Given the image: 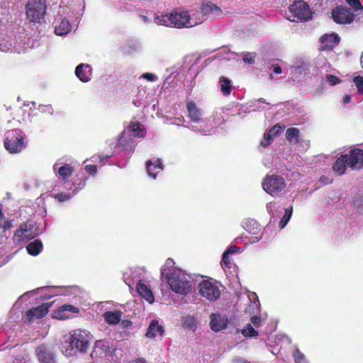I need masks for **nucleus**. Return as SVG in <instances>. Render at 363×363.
Returning a JSON list of instances; mask_svg holds the SVG:
<instances>
[{
  "mask_svg": "<svg viewBox=\"0 0 363 363\" xmlns=\"http://www.w3.org/2000/svg\"><path fill=\"white\" fill-rule=\"evenodd\" d=\"M30 226L31 224H26L24 227L22 226L20 229L16 230L14 235V238L16 241H28L33 238L38 234L32 231Z\"/></svg>",
  "mask_w": 363,
  "mask_h": 363,
  "instance_id": "20",
  "label": "nucleus"
},
{
  "mask_svg": "<svg viewBox=\"0 0 363 363\" xmlns=\"http://www.w3.org/2000/svg\"><path fill=\"white\" fill-rule=\"evenodd\" d=\"M354 206L359 213H363V196L355 201Z\"/></svg>",
  "mask_w": 363,
  "mask_h": 363,
  "instance_id": "49",
  "label": "nucleus"
},
{
  "mask_svg": "<svg viewBox=\"0 0 363 363\" xmlns=\"http://www.w3.org/2000/svg\"><path fill=\"white\" fill-rule=\"evenodd\" d=\"M198 16L194 11H189L177 8L153 13V21L156 24L166 27L192 28L200 24V20L196 17Z\"/></svg>",
  "mask_w": 363,
  "mask_h": 363,
  "instance_id": "1",
  "label": "nucleus"
},
{
  "mask_svg": "<svg viewBox=\"0 0 363 363\" xmlns=\"http://www.w3.org/2000/svg\"><path fill=\"white\" fill-rule=\"evenodd\" d=\"M234 363H250L248 362H247L246 360H245L244 359L242 358H235L234 359Z\"/></svg>",
  "mask_w": 363,
  "mask_h": 363,
  "instance_id": "61",
  "label": "nucleus"
},
{
  "mask_svg": "<svg viewBox=\"0 0 363 363\" xmlns=\"http://www.w3.org/2000/svg\"><path fill=\"white\" fill-rule=\"evenodd\" d=\"M320 42L328 49H332L340 42V37L336 33L325 35L320 38Z\"/></svg>",
  "mask_w": 363,
  "mask_h": 363,
  "instance_id": "30",
  "label": "nucleus"
},
{
  "mask_svg": "<svg viewBox=\"0 0 363 363\" xmlns=\"http://www.w3.org/2000/svg\"><path fill=\"white\" fill-rule=\"evenodd\" d=\"M75 74L82 82H88L92 76V67L89 64H79L75 69Z\"/></svg>",
  "mask_w": 363,
  "mask_h": 363,
  "instance_id": "19",
  "label": "nucleus"
},
{
  "mask_svg": "<svg viewBox=\"0 0 363 363\" xmlns=\"http://www.w3.org/2000/svg\"><path fill=\"white\" fill-rule=\"evenodd\" d=\"M330 67V65L329 64H327V63H325L321 67H320V72L322 73L323 72V70H325L326 72L328 71V68Z\"/></svg>",
  "mask_w": 363,
  "mask_h": 363,
  "instance_id": "63",
  "label": "nucleus"
},
{
  "mask_svg": "<svg viewBox=\"0 0 363 363\" xmlns=\"http://www.w3.org/2000/svg\"><path fill=\"white\" fill-rule=\"evenodd\" d=\"M85 186V182H82L79 184V186L77 188H74V189H71L72 192H69L70 190H67L68 192L62 191L57 193L55 195V198L60 202L66 201L71 198H72L79 190L82 189Z\"/></svg>",
  "mask_w": 363,
  "mask_h": 363,
  "instance_id": "27",
  "label": "nucleus"
},
{
  "mask_svg": "<svg viewBox=\"0 0 363 363\" xmlns=\"http://www.w3.org/2000/svg\"><path fill=\"white\" fill-rule=\"evenodd\" d=\"M214 126L215 123H212L211 122V120L207 118V123L203 124L202 126H201V124L195 123L188 125L187 128L192 131H196L201 133L202 135H206L209 134L212 131Z\"/></svg>",
  "mask_w": 363,
  "mask_h": 363,
  "instance_id": "25",
  "label": "nucleus"
},
{
  "mask_svg": "<svg viewBox=\"0 0 363 363\" xmlns=\"http://www.w3.org/2000/svg\"><path fill=\"white\" fill-rule=\"evenodd\" d=\"M289 11L291 16H289L288 19L292 22L308 21L311 18L312 15L309 6L301 0L295 1L289 7Z\"/></svg>",
  "mask_w": 363,
  "mask_h": 363,
  "instance_id": "8",
  "label": "nucleus"
},
{
  "mask_svg": "<svg viewBox=\"0 0 363 363\" xmlns=\"http://www.w3.org/2000/svg\"><path fill=\"white\" fill-rule=\"evenodd\" d=\"M38 110L41 113H48L50 115H52V113H53V109H52V106L50 104H47V105L41 104V105H39Z\"/></svg>",
  "mask_w": 363,
  "mask_h": 363,
  "instance_id": "47",
  "label": "nucleus"
},
{
  "mask_svg": "<svg viewBox=\"0 0 363 363\" xmlns=\"http://www.w3.org/2000/svg\"><path fill=\"white\" fill-rule=\"evenodd\" d=\"M285 186L284 179L277 174L266 176L262 182L263 189L272 196L281 191Z\"/></svg>",
  "mask_w": 363,
  "mask_h": 363,
  "instance_id": "11",
  "label": "nucleus"
},
{
  "mask_svg": "<svg viewBox=\"0 0 363 363\" xmlns=\"http://www.w3.org/2000/svg\"><path fill=\"white\" fill-rule=\"evenodd\" d=\"M124 281L130 288L132 287V285L134 284L133 281L132 279H129L128 278H125Z\"/></svg>",
  "mask_w": 363,
  "mask_h": 363,
  "instance_id": "60",
  "label": "nucleus"
},
{
  "mask_svg": "<svg viewBox=\"0 0 363 363\" xmlns=\"http://www.w3.org/2000/svg\"><path fill=\"white\" fill-rule=\"evenodd\" d=\"M249 298L250 301H252V300L258 301V297H257V294L254 292H252L249 294Z\"/></svg>",
  "mask_w": 363,
  "mask_h": 363,
  "instance_id": "58",
  "label": "nucleus"
},
{
  "mask_svg": "<svg viewBox=\"0 0 363 363\" xmlns=\"http://www.w3.org/2000/svg\"><path fill=\"white\" fill-rule=\"evenodd\" d=\"M210 327L215 332L225 329L228 323V318L220 313H211L210 315Z\"/></svg>",
  "mask_w": 363,
  "mask_h": 363,
  "instance_id": "15",
  "label": "nucleus"
},
{
  "mask_svg": "<svg viewBox=\"0 0 363 363\" xmlns=\"http://www.w3.org/2000/svg\"><path fill=\"white\" fill-rule=\"evenodd\" d=\"M36 355L40 363H57L54 352L48 345H41L38 347Z\"/></svg>",
  "mask_w": 363,
  "mask_h": 363,
  "instance_id": "14",
  "label": "nucleus"
},
{
  "mask_svg": "<svg viewBox=\"0 0 363 363\" xmlns=\"http://www.w3.org/2000/svg\"><path fill=\"white\" fill-rule=\"evenodd\" d=\"M103 317L107 324L115 325L121 321L122 312L121 311H108L104 313Z\"/></svg>",
  "mask_w": 363,
  "mask_h": 363,
  "instance_id": "26",
  "label": "nucleus"
},
{
  "mask_svg": "<svg viewBox=\"0 0 363 363\" xmlns=\"http://www.w3.org/2000/svg\"><path fill=\"white\" fill-rule=\"evenodd\" d=\"M0 227L4 229V230H9L12 228L11 220H1L0 222Z\"/></svg>",
  "mask_w": 363,
  "mask_h": 363,
  "instance_id": "50",
  "label": "nucleus"
},
{
  "mask_svg": "<svg viewBox=\"0 0 363 363\" xmlns=\"http://www.w3.org/2000/svg\"><path fill=\"white\" fill-rule=\"evenodd\" d=\"M26 248L28 254L33 256H36L42 251L43 243L40 240H35L33 242H30Z\"/></svg>",
  "mask_w": 363,
  "mask_h": 363,
  "instance_id": "35",
  "label": "nucleus"
},
{
  "mask_svg": "<svg viewBox=\"0 0 363 363\" xmlns=\"http://www.w3.org/2000/svg\"><path fill=\"white\" fill-rule=\"evenodd\" d=\"M346 2L353 8L354 11H360L363 7L359 0H345Z\"/></svg>",
  "mask_w": 363,
  "mask_h": 363,
  "instance_id": "45",
  "label": "nucleus"
},
{
  "mask_svg": "<svg viewBox=\"0 0 363 363\" xmlns=\"http://www.w3.org/2000/svg\"><path fill=\"white\" fill-rule=\"evenodd\" d=\"M186 109L188 111V117L194 123L203 124L207 123V118H203V111L197 106L195 102L191 101L186 103Z\"/></svg>",
  "mask_w": 363,
  "mask_h": 363,
  "instance_id": "13",
  "label": "nucleus"
},
{
  "mask_svg": "<svg viewBox=\"0 0 363 363\" xmlns=\"http://www.w3.org/2000/svg\"><path fill=\"white\" fill-rule=\"evenodd\" d=\"M140 18L142 19V21L145 23H149L151 22V19L149 18L147 16H140Z\"/></svg>",
  "mask_w": 363,
  "mask_h": 363,
  "instance_id": "59",
  "label": "nucleus"
},
{
  "mask_svg": "<svg viewBox=\"0 0 363 363\" xmlns=\"http://www.w3.org/2000/svg\"><path fill=\"white\" fill-rule=\"evenodd\" d=\"M225 252H228L229 255H233L236 252H240V247H236L235 245H231L228 247V249Z\"/></svg>",
  "mask_w": 363,
  "mask_h": 363,
  "instance_id": "54",
  "label": "nucleus"
},
{
  "mask_svg": "<svg viewBox=\"0 0 363 363\" xmlns=\"http://www.w3.org/2000/svg\"><path fill=\"white\" fill-rule=\"evenodd\" d=\"M164 331L163 327L159 325L158 321L153 320L150 322L145 335L149 338H152L157 335H162Z\"/></svg>",
  "mask_w": 363,
  "mask_h": 363,
  "instance_id": "28",
  "label": "nucleus"
},
{
  "mask_svg": "<svg viewBox=\"0 0 363 363\" xmlns=\"http://www.w3.org/2000/svg\"><path fill=\"white\" fill-rule=\"evenodd\" d=\"M63 292L61 293L64 296H70L72 294H77L80 291L79 288L76 286H68L63 289Z\"/></svg>",
  "mask_w": 363,
  "mask_h": 363,
  "instance_id": "44",
  "label": "nucleus"
},
{
  "mask_svg": "<svg viewBox=\"0 0 363 363\" xmlns=\"http://www.w3.org/2000/svg\"><path fill=\"white\" fill-rule=\"evenodd\" d=\"M15 37L13 32L9 33H0V51L10 52L15 44Z\"/></svg>",
  "mask_w": 363,
  "mask_h": 363,
  "instance_id": "21",
  "label": "nucleus"
},
{
  "mask_svg": "<svg viewBox=\"0 0 363 363\" xmlns=\"http://www.w3.org/2000/svg\"><path fill=\"white\" fill-rule=\"evenodd\" d=\"M251 322L254 324L255 326L258 327L259 323L261 322V318L257 315L252 316L251 318Z\"/></svg>",
  "mask_w": 363,
  "mask_h": 363,
  "instance_id": "57",
  "label": "nucleus"
},
{
  "mask_svg": "<svg viewBox=\"0 0 363 363\" xmlns=\"http://www.w3.org/2000/svg\"><path fill=\"white\" fill-rule=\"evenodd\" d=\"M194 13L199 14L197 18L200 20V24L206 20H213L219 18L223 15V11L217 5L212 2L208 1L203 3L201 6V11H194Z\"/></svg>",
  "mask_w": 363,
  "mask_h": 363,
  "instance_id": "10",
  "label": "nucleus"
},
{
  "mask_svg": "<svg viewBox=\"0 0 363 363\" xmlns=\"http://www.w3.org/2000/svg\"><path fill=\"white\" fill-rule=\"evenodd\" d=\"M46 9L44 0H28L26 5L27 19L30 22H39L44 18Z\"/></svg>",
  "mask_w": 363,
  "mask_h": 363,
  "instance_id": "6",
  "label": "nucleus"
},
{
  "mask_svg": "<svg viewBox=\"0 0 363 363\" xmlns=\"http://www.w3.org/2000/svg\"><path fill=\"white\" fill-rule=\"evenodd\" d=\"M324 82L328 84L330 86H335L341 82V79L332 74H325L324 77Z\"/></svg>",
  "mask_w": 363,
  "mask_h": 363,
  "instance_id": "39",
  "label": "nucleus"
},
{
  "mask_svg": "<svg viewBox=\"0 0 363 363\" xmlns=\"http://www.w3.org/2000/svg\"><path fill=\"white\" fill-rule=\"evenodd\" d=\"M147 172L153 179H156L157 174L163 169L161 160L157 159L153 163L151 160L146 162Z\"/></svg>",
  "mask_w": 363,
  "mask_h": 363,
  "instance_id": "24",
  "label": "nucleus"
},
{
  "mask_svg": "<svg viewBox=\"0 0 363 363\" xmlns=\"http://www.w3.org/2000/svg\"><path fill=\"white\" fill-rule=\"evenodd\" d=\"M270 69L274 73V74H281V68L280 66H279L278 65H272V67H270Z\"/></svg>",
  "mask_w": 363,
  "mask_h": 363,
  "instance_id": "55",
  "label": "nucleus"
},
{
  "mask_svg": "<svg viewBox=\"0 0 363 363\" xmlns=\"http://www.w3.org/2000/svg\"><path fill=\"white\" fill-rule=\"evenodd\" d=\"M199 294L210 301H216L220 296V290L217 281L210 279L203 280L199 285Z\"/></svg>",
  "mask_w": 363,
  "mask_h": 363,
  "instance_id": "9",
  "label": "nucleus"
},
{
  "mask_svg": "<svg viewBox=\"0 0 363 363\" xmlns=\"http://www.w3.org/2000/svg\"><path fill=\"white\" fill-rule=\"evenodd\" d=\"M137 291L140 296L150 303H152L155 301L153 294L150 288L145 284L143 280L137 282Z\"/></svg>",
  "mask_w": 363,
  "mask_h": 363,
  "instance_id": "22",
  "label": "nucleus"
},
{
  "mask_svg": "<svg viewBox=\"0 0 363 363\" xmlns=\"http://www.w3.org/2000/svg\"><path fill=\"white\" fill-rule=\"evenodd\" d=\"M255 55L254 52H247L243 56V61L250 65H252L255 62Z\"/></svg>",
  "mask_w": 363,
  "mask_h": 363,
  "instance_id": "46",
  "label": "nucleus"
},
{
  "mask_svg": "<svg viewBox=\"0 0 363 363\" xmlns=\"http://www.w3.org/2000/svg\"><path fill=\"white\" fill-rule=\"evenodd\" d=\"M111 342L105 340H97L95 343L94 352L99 355H106L112 352Z\"/></svg>",
  "mask_w": 363,
  "mask_h": 363,
  "instance_id": "23",
  "label": "nucleus"
},
{
  "mask_svg": "<svg viewBox=\"0 0 363 363\" xmlns=\"http://www.w3.org/2000/svg\"><path fill=\"white\" fill-rule=\"evenodd\" d=\"M66 311L77 313L79 312V308L72 305L65 304L60 308L58 311L55 312V318L63 320L68 318V316L65 314Z\"/></svg>",
  "mask_w": 363,
  "mask_h": 363,
  "instance_id": "32",
  "label": "nucleus"
},
{
  "mask_svg": "<svg viewBox=\"0 0 363 363\" xmlns=\"http://www.w3.org/2000/svg\"><path fill=\"white\" fill-rule=\"evenodd\" d=\"M25 134L20 129L8 130L5 134L4 147L11 154L20 152L26 145Z\"/></svg>",
  "mask_w": 363,
  "mask_h": 363,
  "instance_id": "5",
  "label": "nucleus"
},
{
  "mask_svg": "<svg viewBox=\"0 0 363 363\" xmlns=\"http://www.w3.org/2000/svg\"><path fill=\"white\" fill-rule=\"evenodd\" d=\"M182 323L184 328L188 330H195L196 327V320L194 316L186 315L182 318Z\"/></svg>",
  "mask_w": 363,
  "mask_h": 363,
  "instance_id": "37",
  "label": "nucleus"
},
{
  "mask_svg": "<svg viewBox=\"0 0 363 363\" xmlns=\"http://www.w3.org/2000/svg\"><path fill=\"white\" fill-rule=\"evenodd\" d=\"M71 24L69 21L64 18L60 23L55 26V33L57 35H64L69 33L71 31Z\"/></svg>",
  "mask_w": 363,
  "mask_h": 363,
  "instance_id": "33",
  "label": "nucleus"
},
{
  "mask_svg": "<svg viewBox=\"0 0 363 363\" xmlns=\"http://www.w3.org/2000/svg\"><path fill=\"white\" fill-rule=\"evenodd\" d=\"M142 77L150 82H155L157 79V77L152 73H145L142 75Z\"/></svg>",
  "mask_w": 363,
  "mask_h": 363,
  "instance_id": "52",
  "label": "nucleus"
},
{
  "mask_svg": "<svg viewBox=\"0 0 363 363\" xmlns=\"http://www.w3.org/2000/svg\"><path fill=\"white\" fill-rule=\"evenodd\" d=\"M219 86L223 95L228 96L230 94L232 91V84L231 81L229 79L223 76L220 77L219 79Z\"/></svg>",
  "mask_w": 363,
  "mask_h": 363,
  "instance_id": "36",
  "label": "nucleus"
},
{
  "mask_svg": "<svg viewBox=\"0 0 363 363\" xmlns=\"http://www.w3.org/2000/svg\"><path fill=\"white\" fill-rule=\"evenodd\" d=\"M242 334L245 337H256L258 335V332L250 324H247L242 330Z\"/></svg>",
  "mask_w": 363,
  "mask_h": 363,
  "instance_id": "41",
  "label": "nucleus"
},
{
  "mask_svg": "<svg viewBox=\"0 0 363 363\" xmlns=\"http://www.w3.org/2000/svg\"><path fill=\"white\" fill-rule=\"evenodd\" d=\"M53 171L58 177L60 183L62 184L63 189L71 190L75 184L70 182L68 179L74 172V169L69 164H64L62 159L58 160L53 165Z\"/></svg>",
  "mask_w": 363,
  "mask_h": 363,
  "instance_id": "7",
  "label": "nucleus"
},
{
  "mask_svg": "<svg viewBox=\"0 0 363 363\" xmlns=\"http://www.w3.org/2000/svg\"><path fill=\"white\" fill-rule=\"evenodd\" d=\"M347 155H341L337 159L333 165V170L339 175H342L345 172L347 166Z\"/></svg>",
  "mask_w": 363,
  "mask_h": 363,
  "instance_id": "31",
  "label": "nucleus"
},
{
  "mask_svg": "<svg viewBox=\"0 0 363 363\" xmlns=\"http://www.w3.org/2000/svg\"><path fill=\"white\" fill-rule=\"evenodd\" d=\"M174 264V260L171 258H168L166 260L165 264L161 268V275L167 278V274L170 273L174 269H175L174 267L172 268Z\"/></svg>",
  "mask_w": 363,
  "mask_h": 363,
  "instance_id": "38",
  "label": "nucleus"
},
{
  "mask_svg": "<svg viewBox=\"0 0 363 363\" xmlns=\"http://www.w3.org/2000/svg\"><path fill=\"white\" fill-rule=\"evenodd\" d=\"M351 101V96L350 95H345L343 97L342 101L344 104L350 103Z\"/></svg>",
  "mask_w": 363,
  "mask_h": 363,
  "instance_id": "62",
  "label": "nucleus"
},
{
  "mask_svg": "<svg viewBox=\"0 0 363 363\" xmlns=\"http://www.w3.org/2000/svg\"><path fill=\"white\" fill-rule=\"evenodd\" d=\"M284 128L285 126L281 123L275 124L267 133L264 134L263 139L260 142L261 145L264 147L269 146L274 138L278 136Z\"/></svg>",
  "mask_w": 363,
  "mask_h": 363,
  "instance_id": "16",
  "label": "nucleus"
},
{
  "mask_svg": "<svg viewBox=\"0 0 363 363\" xmlns=\"http://www.w3.org/2000/svg\"><path fill=\"white\" fill-rule=\"evenodd\" d=\"M85 169L86 171L89 174H91V175H94L97 172V168H96V166L94 165V164H89V165H86L85 167Z\"/></svg>",
  "mask_w": 363,
  "mask_h": 363,
  "instance_id": "51",
  "label": "nucleus"
},
{
  "mask_svg": "<svg viewBox=\"0 0 363 363\" xmlns=\"http://www.w3.org/2000/svg\"><path fill=\"white\" fill-rule=\"evenodd\" d=\"M191 277L181 269H174L167 274V280L171 289L179 294L186 295L191 290Z\"/></svg>",
  "mask_w": 363,
  "mask_h": 363,
  "instance_id": "3",
  "label": "nucleus"
},
{
  "mask_svg": "<svg viewBox=\"0 0 363 363\" xmlns=\"http://www.w3.org/2000/svg\"><path fill=\"white\" fill-rule=\"evenodd\" d=\"M293 357L296 363H308L305 355L298 348L294 350Z\"/></svg>",
  "mask_w": 363,
  "mask_h": 363,
  "instance_id": "42",
  "label": "nucleus"
},
{
  "mask_svg": "<svg viewBox=\"0 0 363 363\" xmlns=\"http://www.w3.org/2000/svg\"><path fill=\"white\" fill-rule=\"evenodd\" d=\"M319 181L321 183H323L324 184H328L332 182V180L329 177H326L325 175H322L320 177Z\"/></svg>",
  "mask_w": 363,
  "mask_h": 363,
  "instance_id": "56",
  "label": "nucleus"
},
{
  "mask_svg": "<svg viewBox=\"0 0 363 363\" xmlns=\"http://www.w3.org/2000/svg\"><path fill=\"white\" fill-rule=\"evenodd\" d=\"M89 333L83 330H75L65 337L62 346V352L66 357L74 356L77 352H86L89 347Z\"/></svg>",
  "mask_w": 363,
  "mask_h": 363,
  "instance_id": "2",
  "label": "nucleus"
},
{
  "mask_svg": "<svg viewBox=\"0 0 363 363\" xmlns=\"http://www.w3.org/2000/svg\"><path fill=\"white\" fill-rule=\"evenodd\" d=\"M132 363H148L144 358H138Z\"/></svg>",
  "mask_w": 363,
  "mask_h": 363,
  "instance_id": "64",
  "label": "nucleus"
},
{
  "mask_svg": "<svg viewBox=\"0 0 363 363\" xmlns=\"http://www.w3.org/2000/svg\"><path fill=\"white\" fill-rule=\"evenodd\" d=\"M353 82L355 84L358 92L363 94V77L356 76L353 78Z\"/></svg>",
  "mask_w": 363,
  "mask_h": 363,
  "instance_id": "43",
  "label": "nucleus"
},
{
  "mask_svg": "<svg viewBox=\"0 0 363 363\" xmlns=\"http://www.w3.org/2000/svg\"><path fill=\"white\" fill-rule=\"evenodd\" d=\"M332 18L337 23L350 24L353 22L354 15L350 9L343 6H337L332 11Z\"/></svg>",
  "mask_w": 363,
  "mask_h": 363,
  "instance_id": "12",
  "label": "nucleus"
},
{
  "mask_svg": "<svg viewBox=\"0 0 363 363\" xmlns=\"http://www.w3.org/2000/svg\"><path fill=\"white\" fill-rule=\"evenodd\" d=\"M300 131L296 128H289L286 131V138L291 144L295 145L299 143Z\"/></svg>",
  "mask_w": 363,
  "mask_h": 363,
  "instance_id": "34",
  "label": "nucleus"
},
{
  "mask_svg": "<svg viewBox=\"0 0 363 363\" xmlns=\"http://www.w3.org/2000/svg\"><path fill=\"white\" fill-rule=\"evenodd\" d=\"M292 211V207L285 209V214L279 222V226L281 228H284L286 225L287 223L291 217Z\"/></svg>",
  "mask_w": 363,
  "mask_h": 363,
  "instance_id": "40",
  "label": "nucleus"
},
{
  "mask_svg": "<svg viewBox=\"0 0 363 363\" xmlns=\"http://www.w3.org/2000/svg\"><path fill=\"white\" fill-rule=\"evenodd\" d=\"M242 228L250 234L257 235L260 231V225L254 219L247 218L242 222Z\"/></svg>",
  "mask_w": 363,
  "mask_h": 363,
  "instance_id": "29",
  "label": "nucleus"
},
{
  "mask_svg": "<svg viewBox=\"0 0 363 363\" xmlns=\"http://www.w3.org/2000/svg\"><path fill=\"white\" fill-rule=\"evenodd\" d=\"M276 207V203L273 202H269L267 203L266 208L267 210V212L272 216V217L274 216L273 210Z\"/></svg>",
  "mask_w": 363,
  "mask_h": 363,
  "instance_id": "53",
  "label": "nucleus"
},
{
  "mask_svg": "<svg viewBox=\"0 0 363 363\" xmlns=\"http://www.w3.org/2000/svg\"><path fill=\"white\" fill-rule=\"evenodd\" d=\"M48 305L43 303L38 307L33 308L26 313L25 318L26 321L32 322L35 319L44 317L48 312Z\"/></svg>",
  "mask_w": 363,
  "mask_h": 363,
  "instance_id": "18",
  "label": "nucleus"
},
{
  "mask_svg": "<svg viewBox=\"0 0 363 363\" xmlns=\"http://www.w3.org/2000/svg\"><path fill=\"white\" fill-rule=\"evenodd\" d=\"M347 166L352 169H359L363 167V151L354 150L347 155Z\"/></svg>",
  "mask_w": 363,
  "mask_h": 363,
  "instance_id": "17",
  "label": "nucleus"
},
{
  "mask_svg": "<svg viewBox=\"0 0 363 363\" xmlns=\"http://www.w3.org/2000/svg\"><path fill=\"white\" fill-rule=\"evenodd\" d=\"M229 255H230L228 252H225L223 254V257H222V261H221V264H224L227 267H230V259Z\"/></svg>",
  "mask_w": 363,
  "mask_h": 363,
  "instance_id": "48",
  "label": "nucleus"
},
{
  "mask_svg": "<svg viewBox=\"0 0 363 363\" xmlns=\"http://www.w3.org/2000/svg\"><path fill=\"white\" fill-rule=\"evenodd\" d=\"M132 134L135 137L143 138L146 135V130L144 126L140 123L136 121L131 122L129 125L123 131L120 138L118 139V143L117 145V148L118 150L121 147H126L127 150L128 151V154L133 151L135 143L133 141V138H132Z\"/></svg>",
  "mask_w": 363,
  "mask_h": 363,
  "instance_id": "4",
  "label": "nucleus"
}]
</instances>
